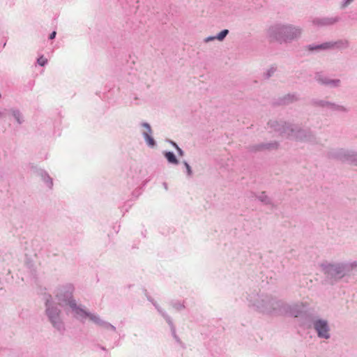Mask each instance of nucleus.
Wrapping results in <instances>:
<instances>
[{"label":"nucleus","mask_w":357,"mask_h":357,"mask_svg":"<svg viewBox=\"0 0 357 357\" xmlns=\"http://www.w3.org/2000/svg\"><path fill=\"white\" fill-rule=\"evenodd\" d=\"M347 1L349 2V1H351L352 0H347Z\"/></svg>","instance_id":"15"},{"label":"nucleus","mask_w":357,"mask_h":357,"mask_svg":"<svg viewBox=\"0 0 357 357\" xmlns=\"http://www.w3.org/2000/svg\"><path fill=\"white\" fill-rule=\"evenodd\" d=\"M174 146L176 147V149H177L178 152L179 153V154H180L181 155H183V151H182V150H181L179 147H178V146H176V144H174Z\"/></svg>","instance_id":"11"},{"label":"nucleus","mask_w":357,"mask_h":357,"mask_svg":"<svg viewBox=\"0 0 357 357\" xmlns=\"http://www.w3.org/2000/svg\"><path fill=\"white\" fill-rule=\"evenodd\" d=\"M37 63L39 66H45V58L43 56H40L37 60Z\"/></svg>","instance_id":"8"},{"label":"nucleus","mask_w":357,"mask_h":357,"mask_svg":"<svg viewBox=\"0 0 357 357\" xmlns=\"http://www.w3.org/2000/svg\"><path fill=\"white\" fill-rule=\"evenodd\" d=\"M228 33V30L227 29H225L223 31H222L220 33H219V34L215 38L219 40H222L227 35ZM214 38H213L212 39H213Z\"/></svg>","instance_id":"7"},{"label":"nucleus","mask_w":357,"mask_h":357,"mask_svg":"<svg viewBox=\"0 0 357 357\" xmlns=\"http://www.w3.org/2000/svg\"><path fill=\"white\" fill-rule=\"evenodd\" d=\"M56 31H53V32L50 34V39H53V38H55V36H56Z\"/></svg>","instance_id":"12"},{"label":"nucleus","mask_w":357,"mask_h":357,"mask_svg":"<svg viewBox=\"0 0 357 357\" xmlns=\"http://www.w3.org/2000/svg\"><path fill=\"white\" fill-rule=\"evenodd\" d=\"M165 156L169 162L175 165L178 164V161L176 159L175 155L172 152H166L165 153Z\"/></svg>","instance_id":"5"},{"label":"nucleus","mask_w":357,"mask_h":357,"mask_svg":"<svg viewBox=\"0 0 357 357\" xmlns=\"http://www.w3.org/2000/svg\"><path fill=\"white\" fill-rule=\"evenodd\" d=\"M48 185L50 186H52V179H50V181L47 180L46 179V185Z\"/></svg>","instance_id":"13"},{"label":"nucleus","mask_w":357,"mask_h":357,"mask_svg":"<svg viewBox=\"0 0 357 357\" xmlns=\"http://www.w3.org/2000/svg\"><path fill=\"white\" fill-rule=\"evenodd\" d=\"M329 45L328 43H325V44H323V45H321L320 46H317L316 47V49H326L327 47H328Z\"/></svg>","instance_id":"9"},{"label":"nucleus","mask_w":357,"mask_h":357,"mask_svg":"<svg viewBox=\"0 0 357 357\" xmlns=\"http://www.w3.org/2000/svg\"><path fill=\"white\" fill-rule=\"evenodd\" d=\"M286 32L288 33H293V34H294V36H287V38H293L294 36H296L297 35H299L301 33V31L299 29L293 28L291 26L287 27L285 29V33Z\"/></svg>","instance_id":"6"},{"label":"nucleus","mask_w":357,"mask_h":357,"mask_svg":"<svg viewBox=\"0 0 357 357\" xmlns=\"http://www.w3.org/2000/svg\"><path fill=\"white\" fill-rule=\"evenodd\" d=\"M185 167H186V168H187V170H188V174H191V169H190V166H189V165H188V163H186V162L185 163Z\"/></svg>","instance_id":"10"},{"label":"nucleus","mask_w":357,"mask_h":357,"mask_svg":"<svg viewBox=\"0 0 357 357\" xmlns=\"http://www.w3.org/2000/svg\"><path fill=\"white\" fill-rule=\"evenodd\" d=\"M314 328L319 337L326 339L329 337L328 326L326 321L321 319L316 321L314 322Z\"/></svg>","instance_id":"2"},{"label":"nucleus","mask_w":357,"mask_h":357,"mask_svg":"<svg viewBox=\"0 0 357 357\" xmlns=\"http://www.w3.org/2000/svg\"><path fill=\"white\" fill-rule=\"evenodd\" d=\"M3 116V114L2 112H0V118H1Z\"/></svg>","instance_id":"14"},{"label":"nucleus","mask_w":357,"mask_h":357,"mask_svg":"<svg viewBox=\"0 0 357 357\" xmlns=\"http://www.w3.org/2000/svg\"><path fill=\"white\" fill-rule=\"evenodd\" d=\"M10 114L18 123H22L23 122V117L19 110L11 109L10 110Z\"/></svg>","instance_id":"4"},{"label":"nucleus","mask_w":357,"mask_h":357,"mask_svg":"<svg viewBox=\"0 0 357 357\" xmlns=\"http://www.w3.org/2000/svg\"><path fill=\"white\" fill-rule=\"evenodd\" d=\"M142 126L146 129V130L144 132V137L145 138V140L146 141L147 144L149 146H153L155 144V142L150 135V134L151 133V128L150 126L146 123H143Z\"/></svg>","instance_id":"3"},{"label":"nucleus","mask_w":357,"mask_h":357,"mask_svg":"<svg viewBox=\"0 0 357 357\" xmlns=\"http://www.w3.org/2000/svg\"><path fill=\"white\" fill-rule=\"evenodd\" d=\"M69 305L70 307L72 308L73 311L75 313L77 317H89L91 321H93L95 323L99 322V318L97 317L96 315L87 313L86 311H84L82 309L79 308L77 307L76 303L75 301H70Z\"/></svg>","instance_id":"1"}]
</instances>
